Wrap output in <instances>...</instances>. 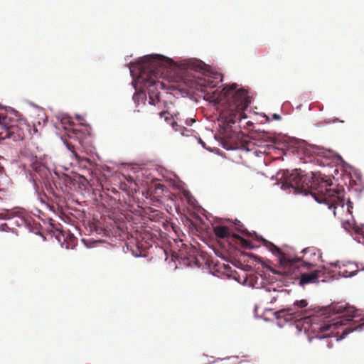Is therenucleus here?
I'll return each mask as SVG.
<instances>
[{"mask_svg": "<svg viewBox=\"0 0 364 364\" xmlns=\"http://www.w3.org/2000/svg\"><path fill=\"white\" fill-rule=\"evenodd\" d=\"M191 70L201 74L203 79L199 85L204 93L203 99L214 104L223 101V117L228 124L247 118L245 110L250 104L247 92L243 87L238 88L237 83L223 85L221 90L215 88L223 81L221 73L210 70L209 65L197 58H186L174 60L166 55L157 53L140 57L130 62L129 70L132 77V85L135 90L132 99L136 107L145 105L149 95V104L156 106L160 102V91L166 88L159 79L164 72L179 74Z\"/></svg>", "mask_w": 364, "mask_h": 364, "instance_id": "1", "label": "nucleus"}, {"mask_svg": "<svg viewBox=\"0 0 364 364\" xmlns=\"http://www.w3.org/2000/svg\"><path fill=\"white\" fill-rule=\"evenodd\" d=\"M307 306L306 299L296 300L292 304L274 311L277 326L283 328L286 323H292L297 331H304L308 341L311 342L314 338L323 340L332 337L328 333L331 328L364 320V311L343 302L318 307L313 315L303 316L307 311Z\"/></svg>", "mask_w": 364, "mask_h": 364, "instance_id": "2", "label": "nucleus"}, {"mask_svg": "<svg viewBox=\"0 0 364 364\" xmlns=\"http://www.w3.org/2000/svg\"><path fill=\"white\" fill-rule=\"evenodd\" d=\"M277 177L282 190L291 189L295 194L310 195L316 203L326 205L329 210L333 209L334 215L338 206L343 208L345 205L344 189L326 179L316 178L313 173H306L301 169L281 170L277 172ZM346 205L347 211L353 217V206L349 198Z\"/></svg>", "mask_w": 364, "mask_h": 364, "instance_id": "3", "label": "nucleus"}, {"mask_svg": "<svg viewBox=\"0 0 364 364\" xmlns=\"http://www.w3.org/2000/svg\"><path fill=\"white\" fill-rule=\"evenodd\" d=\"M122 164H115V187L117 186L122 191L121 198V193L115 189V210L122 211V208L126 207L132 200L134 193L136 191L137 184L134 178L129 173L120 172V168Z\"/></svg>", "mask_w": 364, "mask_h": 364, "instance_id": "4", "label": "nucleus"}, {"mask_svg": "<svg viewBox=\"0 0 364 364\" xmlns=\"http://www.w3.org/2000/svg\"><path fill=\"white\" fill-rule=\"evenodd\" d=\"M101 191L100 197L105 213L109 219H114V171L110 166L104 165L101 168L99 178Z\"/></svg>", "mask_w": 364, "mask_h": 364, "instance_id": "5", "label": "nucleus"}, {"mask_svg": "<svg viewBox=\"0 0 364 364\" xmlns=\"http://www.w3.org/2000/svg\"><path fill=\"white\" fill-rule=\"evenodd\" d=\"M30 166L32 171L36 173L41 183L48 193L53 196V200L57 204L63 202L64 198L63 196L56 191L57 186L55 182V176H59L58 171H53V173L52 170L43 162V159L41 158L38 159L36 156L30 164Z\"/></svg>", "mask_w": 364, "mask_h": 364, "instance_id": "6", "label": "nucleus"}, {"mask_svg": "<svg viewBox=\"0 0 364 364\" xmlns=\"http://www.w3.org/2000/svg\"><path fill=\"white\" fill-rule=\"evenodd\" d=\"M242 232L248 236H252L254 235L255 236V239L257 241H262L263 242V245L265 246L273 255L277 257L278 262L282 267L289 269L294 268L296 264L300 261V259L298 257H288L281 250L279 247L276 246L274 243L264 239L262 236L257 235L256 232L254 231L252 233H251L247 229L242 230Z\"/></svg>", "mask_w": 364, "mask_h": 364, "instance_id": "7", "label": "nucleus"}, {"mask_svg": "<svg viewBox=\"0 0 364 364\" xmlns=\"http://www.w3.org/2000/svg\"><path fill=\"white\" fill-rule=\"evenodd\" d=\"M214 138L227 151L242 150L246 152L250 151L249 142L245 141L239 145L238 141L241 139V136L235 132H225L223 136L215 135Z\"/></svg>", "mask_w": 364, "mask_h": 364, "instance_id": "8", "label": "nucleus"}, {"mask_svg": "<svg viewBox=\"0 0 364 364\" xmlns=\"http://www.w3.org/2000/svg\"><path fill=\"white\" fill-rule=\"evenodd\" d=\"M11 119L6 115L0 113V127L4 132L0 133V139H12L14 141H22L23 132L16 124H11Z\"/></svg>", "mask_w": 364, "mask_h": 364, "instance_id": "9", "label": "nucleus"}, {"mask_svg": "<svg viewBox=\"0 0 364 364\" xmlns=\"http://www.w3.org/2000/svg\"><path fill=\"white\" fill-rule=\"evenodd\" d=\"M80 125L84 126V128L77 133L79 144L86 154H93L95 151V147L92 129L89 125H84L82 123Z\"/></svg>", "mask_w": 364, "mask_h": 364, "instance_id": "10", "label": "nucleus"}, {"mask_svg": "<svg viewBox=\"0 0 364 364\" xmlns=\"http://www.w3.org/2000/svg\"><path fill=\"white\" fill-rule=\"evenodd\" d=\"M14 224L18 227H25L28 225L30 220V214L23 208H16V213H14Z\"/></svg>", "mask_w": 364, "mask_h": 364, "instance_id": "11", "label": "nucleus"}, {"mask_svg": "<svg viewBox=\"0 0 364 364\" xmlns=\"http://www.w3.org/2000/svg\"><path fill=\"white\" fill-rule=\"evenodd\" d=\"M34 193L36 196V198L39 202L45 205H46L50 210L55 212V206L53 205H50V202H52L53 203H55L57 205H59L61 203H59L57 204L55 201L53 200V198L51 196V198H50L43 189L41 190L40 186H38V189L33 190Z\"/></svg>", "mask_w": 364, "mask_h": 364, "instance_id": "12", "label": "nucleus"}, {"mask_svg": "<svg viewBox=\"0 0 364 364\" xmlns=\"http://www.w3.org/2000/svg\"><path fill=\"white\" fill-rule=\"evenodd\" d=\"M320 271L315 270L309 273L301 274L299 277V284L301 287H304L309 284H318L319 282Z\"/></svg>", "mask_w": 364, "mask_h": 364, "instance_id": "13", "label": "nucleus"}, {"mask_svg": "<svg viewBox=\"0 0 364 364\" xmlns=\"http://www.w3.org/2000/svg\"><path fill=\"white\" fill-rule=\"evenodd\" d=\"M165 121L171 125L175 132H179L182 136H190V133L193 132L192 129H188L185 127L179 125L178 122L174 121L171 117H166Z\"/></svg>", "mask_w": 364, "mask_h": 364, "instance_id": "14", "label": "nucleus"}, {"mask_svg": "<svg viewBox=\"0 0 364 364\" xmlns=\"http://www.w3.org/2000/svg\"><path fill=\"white\" fill-rule=\"evenodd\" d=\"M349 179L348 190L353 192L356 196L359 197L364 190V182L356 181L352 176L350 177Z\"/></svg>", "mask_w": 364, "mask_h": 364, "instance_id": "15", "label": "nucleus"}, {"mask_svg": "<svg viewBox=\"0 0 364 364\" xmlns=\"http://www.w3.org/2000/svg\"><path fill=\"white\" fill-rule=\"evenodd\" d=\"M214 235L220 239H225L230 237V230L225 225H217L213 228Z\"/></svg>", "mask_w": 364, "mask_h": 364, "instance_id": "16", "label": "nucleus"}, {"mask_svg": "<svg viewBox=\"0 0 364 364\" xmlns=\"http://www.w3.org/2000/svg\"><path fill=\"white\" fill-rule=\"evenodd\" d=\"M301 252L306 255L308 259H311L315 257H317V259H319L321 257L320 250L314 247L304 248Z\"/></svg>", "mask_w": 364, "mask_h": 364, "instance_id": "17", "label": "nucleus"}, {"mask_svg": "<svg viewBox=\"0 0 364 364\" xmlns=\"http://www.w3.org/2000/svg\"><path fill=\"white\" fill-rule=\"evenodd\" d=\"M41 228V225L39 223H31V220L28 223V225H26V229L30 232L34 233L35 235H39L42 237L43 241L46 240V236L43 235V234L41 232L40 229Z\"/></svg>", "mask_w": 364, "mask_h": 364, "instance_id": "18", "label": "nucleus"}, {"mask_svg": "<svg viewBox=\"0 0 364 364\" xmlns=\"http://www.w3.org/2000/svg\"><path fill=\"white\" fill-rule=\"evenodd\" d=\"M339 158L343 164V167L348 166L350 169V177L352 176V178L356 181H363L362 179L361 172L358 169L348 165L346 161H344L342 159L341 156H339Z\"/></svg>", "mask_w": 364, "mask_h": 364, "instance_id": "19", "label": "nucleus"}, {"mask_svg": "<svg viewBox=\"0 0 364 364\" xmlns=\"http://www.w3.org/2000/svg\"><path fill=\"white\" fill-rule=\"evenodd\" d=\"M23 173H24L26 179L29 183H31V185L33 186V190L38 189V186H39V185L38 184L37 181L35 178L34 175L32 173V169L31 170V169H28V168H23Z\"/></svg>", "mask_w": 364, "mask_h": 364, "instance_id": "20", "label": "nucleus"}, {"mask_svg": "<svg viewBox=\"0 0 364 364\" xmlns=\"http://www.w3.org/2000/svg\"><path fill=\"white\" fill-rule=\"evenodd\" d=\"M79 166L80 168L85 169L88 173H90L93 171V169L95 166V164L94 162H92L90 159L85 158V159H82L79 161Z\"/></svg>", "mask_w": 364, "mask_h": 364, "instance_id": "21", "label": "nucleus"}, {"mask_svg": "<svg viewBox=\"0 0 364 364\" xmlns=\"http://www.w3.org/2000/svg\"><path fill=\"white\" fill-rule=\"evenodd\" d=\"M364 326V323L360 325H356L354 326H348L346 327L345 329H343L342 332V335L340 336L339 338L337 339V341H341L342 339L345 338V337L348 335L350 333H353V331H361L363 330V327Z\"/></svg>", "mask_w": 364, "mask_h": 364, "instance_id": "22", "label": "nucleus"}, {"mask_svg": "<svg viewBox=\"0 0 364 364\" xmlns=\"http://www.w3.org/2000/svg\"><path fill=\"white\" fill-rule=\"evenodd\" d=\"M232 237L238 240L242 247L245 250H253L255 248V247L250 241L238 235L234 234Z\"/></svg>", "mask_w": 364, "mask_h": 364, "instance_id": "23", "label": "nucleus"}, {"mask_svg": "<svg viewBox=\"0 0 364 364\" xmlns=\"http://www.w3.org/2000/svg\"><path fill=\"white\" fill-rule=\"evenodd\" d=\"M264 289L271 296L269 302L271 304H274L277 299V297H278L277 294H278L279 291H277L275 288H273L272 289H271L270 287H265Z\"/></svg>", "mask_w": 364, "mask_h": 364, "instance_id": "24", "label": "nucleus"}, {"mask_svg": "<svg viewBox=\"0 0 364 364\" xmlns=\"http://www.w3.org/2000/svg\"><path fill=\"white\" fill-rule=\"evenodd\" d=\"M16 208L14 210H4L3 213H0V220H11L14 218Z\"/></svg>", "mask_w": 364, "mask_h": 364, "instance_id": "25", "label": "nucleus"}, {"mask_svg": "<svg viewBox=\"0 0 364 364\" xmlns=\"http://www.w3.org/2000/svg\"><path fill=\"white\" fill-rule=\"evenodd\" d=\"M355 222L353 218L352 220H346L342 223V227L347 231H349L350 228H353L354 230L358 229V228H355Z\"/></svg>", "mask_w": 364, "mask_h": 364, "instance_id": "26", "label": "nucleus"}, {"mask_svg": "<svg viewBox=\"0 0 364 364\" xmlns=\"http://www.w3.org/2000/svg\"><path fill=\"white\" fill-rule=\"evenodd\" d=\"M355 233L357 235L354 240L358 243L364 245V235L360 233V229H355Z\"/></svg>", "mask_w": 364, "mask_h": 364, "instance_id": "27", "label": "nucleus"}, {"mask_svg": "<svg viewBox=\"0 0 364 364\" xmlns=\"http://www.w3.org/2000/svg\"><path fill=\"white\" fill-rule=\"evenodd\" d=\"M102 231L103 232V235L106 236L109 240L112 241V237L114 236V233L111 229L108 230L107 228H104L102 230Z\"/></svg>", "mask_w": 364, "mask_h": 364, "instance_id": "28", "label": "nucleus"}, {"mask_svg": "<svg viewBox=\"0 0 364 364\" xmlns=\"http://www.w3.org/2000/svg\"><path fill=\"white\" fill-rule=\"evenodd\" d=\"M262 139L265 141H270V142L274 141V137L270 134H269L267 132L263 133V134L262 135Z\"/></svg>", "mask_w": 364, "mask_h": 364, "instance_id": "29", "label": "nucleus"}, {"mask_svg": "<svg viewBox=\"0 0 364 364\" xmlns=\"http://www.w3.org/2000/svg\"><path fill=\"white\" fill-rule=\"evenodd\" d=\"M0 231L1 232H14L13 228L9 227L6 223L0 224Z\"/></svg>", "mask_w": 364, "mask_h": 364, "instance_id": "30", "label": "nucleus"}, {"mask_svg": "<svg viewBox=\"0 0 364 364\" xmlns=\"http://www.w3.org/2000/svg\"><path fill=\"white\" fill-rule=\"evenodd\" d=\"M299 259H300V261L299 262H302V264H301L302 267H306L307 269H311L315 267V264L313 262H307V261H302L301 258H299Z\"/></svg>", "mask_w": 364, "mask_h": 364, "instance_id": "31", "label": "nucleus"}, {"mask_svg": "<svg viewBox=\"0 0 364 364\" xmlns=\"http://www.w3.org/2000/svg\"><path fill=\"white\" fill-rule=\"evenodd\" d=\"M196 139H197L198 142L202 146L203 148L205 149L210 152L213 151L211 149L206 147L205 143L201 139V138L196 136Z\"/></svg>", "mask_w": 364, "mask_h": 364, "instance_id": "32", "label": "nucleus"}, {"mask_svg": "<svg viewBox=\"0 0 364 364\" xmlns=\"http://www.w3.org/2000/svg\"><path fill=\"white\" fill-rule=\"evenodd\" d=\"M311 147L313 149V152L314 154H320V150H323V148L322 147H320L318 146H316V145H311Z\"/></svg>", "mask_w": 364, "mask_h": 364, "instance_id": "33", "label": "nucleus"}, {"mask_svg": "<svg viewBox=\"0 0 364 364\" xmlns=\"http://www.w3.org/2000/svg\"><path fill=\"white\" fill-rule=\"evenodd\" d=\"M194 119H192V118H187L184 120V123L186 125L188 126V127H191L193 125V124L194 123Z\"/></svg>", "mask_w": 364, "mask_h": 364, "instance_id": "34", "label": "nucleus"}, {"mask_svg": "<svg viewBox=\"0 0 364 364\" xmlns=\"http://www.w3.org/2000/svg\"><path fill=\"white\" fill-rule=\"evenodd\" d=\"M358 271H359L358 269H356V270H354L352 272H349L348 274L345 275V278H350V277L355 276L358 274Z\"/></svg>", "mask_w": 364, "mask_h": 364, "instance_id": "35", "label": "nucleus"}, {"mask_svg": "<svg viewBox=\"0 0 364 364\" xmlns=\"http://www.w3.org/2000/svg\"><path fill=\"white\" fill-rule=\"evenodd\" d=\"M122 164L123 166L120 168L119 171H120V172H122V173H126V171H127V170L130 168V166H124L123 164Z\"/></svg>", "mask_w": 364, "mask_h": 364, "instance_id": "36", "label": "nucleus"}, {"mask_svg": "<svg viewBox=\"0 0 364 364\" xmlns=\"http://www.w3.org/2000/svg\"><path fill=\"white\" fill-rule=\"evenodd\" d=\"M119 244H120V246L122 247L123 251L124 252H126L129 250V246H128L127 243L124 242V244H122V242H119Z\"/></svg>", "mask_w": 364, "mask_h": 364, "instance_id": "37", "label": "nucleus"}, {"mask_svg": "<svg viewBox=\"0 0 364 364\" xmlns=\"http://www.w3.org/2000/svg\"><path fill=\"white\" fill-rule=\"evenodd\" d=\"M119 244H120V246L122 247L123 251L124 252H126L129 250V246H128L127 243L124 242V244H122V242H119Z\"/></svg>", "mask_w": 364, "mask_h": 364, "instance_id": "38", "label": "nucleus"}, {"mask_svg": "<svg viewBox=\"0 0 364 364\" xmlns=\"http://www.w3.org/2000/svg\"><path fill=\"white\" fill-rule=\"evenodd\" d=\"M272 119L274 120H280L282 119V117L279 114L274 113L272 115Z\"/></svg>", "mask_w": 364, "mask_h": 364, "instance_id": "39", "label": "nucleus"}, {"mask_svg": "<svg viewBox=\"0 0 364 364\" xmlns=\"http://www.w3.org/2000/svg\"><path fill=\"white\" fill-rule=\"evenodd\" d=\"M269 271L271 272H272L274 274H279V275H282L283 274V273H282V272H279V271H277V270H276V269H273L272 267H269Z\"/></svg>", "mask_w": 364, "mask_h": 364, "instance_id": "40", "label": "nucleus"}, {"mask_svg": "<svg viewBox=\"0 0 364 364\" xmlns=\"http://www.w3.org/2000/svg\"><path fill=\"white\" fill-rule=\"evenodd\" d=\"M336 122H343V120L339 119L338 118L335 117L331 121L328 122V123H336Z\"/></svg>", "mask_w": 364, "mask_h": 364, "instance_id": "41", "label": "nucleus"}, {"mask_svg": "<svg viewBox=\"0 0 364 364\" xmlns=\"http://www.w3.org/2000/svg\"><path fill=\"white\" fill-rule=\"evenodd\" d=\"M247 278H245V279H244L243 282H242V284H243V285H248V286L252 287H255V285H254V284H252L251 282H250L249 284H247Z\"/></svg>", "mask_w": 364, "mask_h": 364, "instance_id": "42", "label": "nucleus"}, {"mask_svg": "<svg viewBox=\"0 0 364 364\" xmlns=\"http://www.w3.org/2000/svg\"><path fill=\"white\" fill-rule=\"evenodd\" d=\"M339 263H340L339 261H336L335 262L331 263V265L332 267H340V264Z\"/></svg>", "mask_w": 364, "mask_h": 364, "instance_id": "43", "label": "nucleus"}, {"mask_svg": "<svg viewBox=\"0 0 364 364\" xmlns=\"http://www.w3.org/2000/svg\"><path fill=\"white\" fill-rule=\"evenodd\" d=\"M63 237V234H62V232H60L59 233V235H56V236H55V238H56V240H57L59 242H61V237Z\"/></svg>", "mask_w": 364, "mask_h": 364, "instance_id": "44", "label": "nucleus"}, {"mask_svg": "<svg viewBox=\"0 0 364 364\" xmlns=\"http://www.w3.org/2000/svg\"><path fill=\"white\" fill-rule=\"evenodd\" d=\"M65 144L66 146V147L68 148V150H70V151L73 152L72 148H73V146L70 145L69 143H65Z\"/></svg>", "mask_w": 364, "mask_h": 364, "instance_id": "45", "label": "nucleus"}, {"mask_svg": "<svg viewBox=\"0 0 364 364\" xmlns=\"http://www.w3.org/2000/svg\"><path fill=\"white\" fill-rule=\"evenodd\" d=\"M232 356H230V357H227V358H218L217 360H229L230 358H232ZM235 358H237L238 357L237 356H235Z\"/></svg>", "mask_w": 364, "mask_h": 364, "instance_id": "46", "label": "nucleus"}, {"mask_svg": "<svg viewBox=\"0 0 364 364\" xmlns=\"http://www.w3.org/2000/svg\"><path fill=\"white\" fill-rule=\"evenodd\" d=\"M63 119H64V120H66L68 122H70V117H68L67 115H65V116L63 117Z\"/></svg>", "mask_w": 364, "mask_h": 364, "instance_id": "47", "label": "nucleus"}, {"mask_svg": "<svg viewBox=\"0 0 364 364\" xmlns=\"http://www.w3.org/2000/svg\"><path fill=\"white\" fill-rule=\"evenodd\" d=\"M349 274V272H348V271H347V270H345V271H343V273H342V276H343V277H345V275H346V274Z\"/></svg>", "mask_w": 364, "mask_h": 364, "instance_id": "48", "label": "nucleus"}, {"mask_svg": "<svg viewBox=\"0 0 364 364\" xmlns=\"http://www.w3.org/2000/svg\"><path fill=\"white\" fill-rule=\"evenodd\" d=\"M75 117L78 120H81L82 119V117L80 114H76Z\"/></svg>", "mask_w": 364, "mask_h": 364, "instance_id": "49", "label": "nucleus"}, {"mask_svg": "<svg viewBox=\"0 0 364 364\" xmlns=\"http://www.w3.org/2000/svg\"><path fill=\"white\" fill-rule=\"evenodd\" d=\"M99 242H107L109 245L112 246L111 243L107 242L106 240H100Z\"/></svg>", "mask_w": 364, "mask_h": 364, "instance_id": "50", "label": "nucleus"}, {"mask_svg": "<svg viewBox=\"0 0 364 364\" xmlns=\"http://www.w3.org/2000/svg\"><path fill=\"white\" fill-rule=\"evenodd\" d=\"M177 120H178L180 122H182V121H183L182 119H178V118H177Z\"/></svg>", "mask_w": 364, "mask_h": 364, "instance_id": "51", "label": "nucleus"}, {"mask_svg": "<svg viewBox=\"0 0 364 364\" xmlns=\"http://www.w3.org/2000/svg\"><path fill=\"white\" fill-rule=\"evenodd\" d=\"M4 189L0 188V192H4Z\"/></svg>", "mask_w": 364, "mask_h": 364, "instance_id": "52", "label": "nucleus"}, {"mask_svg": "<svg viewBox=\"0 0 364 364\" xmlns=\"http://www.w3.org/2000/svg\"><path fill=\"white\" fill-rule=\"evenodd\" d=\"M114 234H115V235L117 234V229H116V228H115Z\"/></svg>", "mask_w": 364, "mask_h": 364, "instance_id": "53", "label": "nucleus"}, {"mask_svg": "<svg viewBox=\"0 0 364 364\" xmlns=\"http://www.w3.org/2000/svg\"><path fill=\"white\" fill-rule=\"evenodd\" d=\"M362 271H364V267L361 269Z\"/></svg>", "mask_w": 364, "mask_h": 364, "instance_id": "54", "label": "nucleus"}]
</instances>
